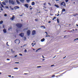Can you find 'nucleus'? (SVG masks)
Here are the masks:
<instances>
[{"label":"nucleus","mask_w":78,"mask_h":78,"mask_svg":"<svg viewBox=\"0 0 78 78\" xmlns=\"http://www.w3.org/2000/svg\"><path fill=\"white\" fill-rule=\"evenodd\" d=\"M8 42H7L6 43V44H7V45H8V46H9V45L8 44Z\"/></svg>","instance_id":"58836bf2"},{"label":"nucleus","mask_w":78,"mask_h":78,"mask_svg":"<svg viewBox=\"0 0 78 78\" xmlns=\"http://www.w3.org/2000/svg\"><path fill=\"white\" fill-rule=\"evenodd\" d=\"M14 69H17L18 68H15Z\"/></svg>","instance_id":"79ce46f5"},{"label":"nucleus","mask_w":78,"mask_h":78,"mask_svg":"<svg viewBox=\"0 0 78 78\" xmlns=\"http://www.w3.org/2000/svg\"><path fill=\"white\" fill-rule=\"evenodd\" d=\"M44 10L45 11H48V10Z\"/></svg>","instance_id":"603ef678"},{"label":"nucleus","mask_w":78,"mask_h":78,"mask_svg":"<svg viewBox=\"0 0 78 78\" xmlns=\"http://www.w3.org/2000/svg\"><path fill=\"white\" fill-rule=\"evenodd\" d=\"M41 28H42V27H44V28L45 29V26H41Z\"/></svg>","instance_id":"412c9836"},{"label":"nucleus","mask_w":78,"mask_h":78,"mask_svg":"<svg viewBox=\"0 0 78 78\" xmlns=\"http://www.w3.org/2000/svg\"><path fill=\"white\" fill-rule=\"evenodd\" d=\"M16 27H18V28H20L22 27L23 25L21 23H17L16 24Z\"/></svg>","instance_id":"f257e3e1"},{"label":"nucleus","mask_w":78,"mask_h":78,"mask_svg":"<svg viewBox=\"0 0 78 78\" xmlns=\"http://www.w3.org/2000/svg\"><path fill=\"white\" fill-rule=\"evenodd\" d=\"M32 34L33 35H34V34H36V30H33L32 31Z\"/></svg>","instance_id":"423d86ee"},{"label":"nucleus","mask_w":78,"mask_h":78,"mask_svg":"<svg viewBox=\"0 0 78 78\" xmlns=\"http://www.w3.org/2000/svg\"><path fill=\"white\" fill-rule=\"evenodd\" d=\"M9 76V77H11V76L9 75V76Z\"/></svg>","instance_id":"c03bdc74"},{"label":"nucleus","mask_w":78,"mask_h":78,"mask_svg":"<svg viewBox=\"0 0 78 78\" xmlns=\"http://www.w3.org/2000/svg\"><path fill=\"white\" fill-rule=\"evenodd\" d=\"M34 4H35L34 2H32V3H31V5H34Z\"/></svg>","instance_id":"dca6fc26"},{"label":"nucleus","mask_w":78,"mask_h":78,"mask_svg":"<svg viewBox=\"0 0 78 78\" xmlns=\"http://www.w3.org/2000/svg\"><path fill=\"white\" fill-rule=\"evenodd\" d=\"M26 1L27 3H29L30 2V0H26Z\"/></svg>","instance_id":"5701e85b"},{"label":"nucleus","mask_w":78,"mask_h":78,"mask_svg":"<svg viewBox=\"0 0 78 78\" xmlns=\"http://www.w3.org/2000/svg\"><path fill=\"white\" fill-rule=\"evenodd\" d=\"M46 5V2H45L43 4V5L44 6H45V5Z\"/></svg>","instance_id":"bb28decb"},{"label":"nucleus","mask_w":78,"mask_h":78,"mask_svg":"<svg viewBox=\"0 0 78 78\" xmlns=\"http://www.w3.org/2000/svg\"><path fill=\"white\" fill-rule=\"evenodd\" d=\"M54 19H56V17H54Z\"/></svg>","instance_id":"09e8293b"},{"label":"nucleus","mask_w":78,"mask_h":78,"mask_svg":"<svg viewBox=\"0 0 78 78\" xmlns=\"http://www.w3.org/2000/svg\"><path fill=\"white\" fill-rule=\"evenodd\" d=\"M53 14H50V15H51V16H53Z\"/></svg>","instance_id":"13d9d810"},{"label":"nucleus","mask_w":78,"mask_h":78,"mask_svg":"<svg viewBox=\"0 0 78 78\" xmlns=\"http://www.w3.org/2000/svg\"><path fill=\"white\" fill-rule=\"evenodd\" d=\"M24 75H28V73H24Z\"/></svg>","instance_id":"864d4df0"},{"label":"nucleus","mask_w":78,"mask_h":78,"mask_svg":"<svg viewBox=\"0 0 78 78\" xmlns=\"http://www.w3.org/2000/svg\"><path fill=\"white\" fill-rule=\"evenodd\" d=\"M76 26H77V27H78V24H76Z\"/></svg>","instance_id":"680f3d73"},{"label":"nucleus","mask_w":78,"mask_h":78,"mask_svg":"<svg viewBox=\"0 0 78 78\" xmlns=\"http://www.w3.org/2000/svg\"><path fill=\"white\" fill-rule=\"evenodd\" d=\"M9 3H11L12 5H14V2L12 0H9Z\"/></svg>","instance_id":"f03ea898"},{"label":"nucleus","mask_w":78,"mask_h":78,"mask_svg":"<svg viewBox=\"0 0 78 78\" xmlns=\"http://www.w3.org/2000/svg\"><path fill=\"white\" fill-rule=\"evenodd\" d=\"M16 2L18 4H20V2H19V0H16Z\"/></svg>","instance_id":"2eb2a0df"},{"label":"nucleus","mask_w":78,"mask_h":78,"mask_svg":"<svg viewBox=\"0 0 78 78\" xmlns=\"http://www.w3.org/2000/svg\"><path fill=\"white\" fill-rule=\"evenodd\" d=\"M55 66V65H51V67H53V66Z\"/></svg>","instance_id":"37998d69"},{"label":"nucleus","mask_w":78,"mask_h":78,"mask_svg":"<svg viewBox=\"0 0 78 78\" xmlns=\"http://www.w3.org/2000/svg\"><path fill=\"white\" fill-rule=\"evenodd\" d=\"M14 9L16 10V9H19V7L18 6H16L14 7Z\"/></svg>","instance_id":"0eeeda50"},{"label":"nucleus","mask_w":78,"mask_h":78,"mask_svg":"<svg viewBox=\"0 0 78 78\" xmlns=\"http://www.w3.org/2000/svg\"><path fill=\"white\" fill-rule=\"evenodd\" d=\"M25 6L26 7V8H28V4H25Z\"/></svg>","instance_id":"9b49d317"},{"label":"nucleus","mask_w":78,"mask_h":78,"mask_svg":"<svg viewBox=\"0 0 78 78\" xmlns=\"http://www.w3.org/2000/svg\"><path fill=\"white\" fill-rule=\"evenodd\" d=\"M4 16L5 17H6V16H7V15L6 14H4Z\"/></svg>","instance_id":"7c9ffc66"},{"label":"nucleus","mask_w":78,"mask_h":78,"mask_svg":"<svg viewBox=\"0 0 78 78\" xmlns=\"http://www.w3.org/2000/svg\"><path fill=\"white\" fill-rule=\"evenodd\" d=\"M34 44V43H32L31 44L32 45H33Z\"/></svg>","instance_id":"e2e57ef3"},{"label":"nucleus","mask_w":78,"mask_h":78,"mask_svg":"<svg viewBox=\"0 0 78 78\" xmlns=\"http://www.w3.org/2000/svg\"><path fill=\"white\" fill-rule=\"evenodd\" d=\"M48 23H51V21H49L48 22Z\"/></svg>","instance_id":"3c124183"},{"label":"nucleus","mask_w":78,"mask_h":78,"mask_svg":"<svg viewBox=\"0 0 78 78\" xmlns=\"http://www.w3.org/2000/svg\"><path fill=\"white\" fill-rule=\"evenodd\" d=\"M76 15H78V14H77L76 13V15H74V16H76Z\"/></svg>","instance_id":"c9c22d12"},{"label":"nucleus","mask_w":78,"mask_h":78,"mask_svg":"<svg viewBox=\"0 0 78 78\" xmlns=\"http://www.w3.org/2000/svg\"><path fill=\"white\" fill-rule=\"evenodd\" d=\"M20 36H21V37H23V33H21L19 34Z\"/></svg>","instance_id":"1a4fd4ad"},{"label":"nucleus","mask_w":78,"mask_h":78,"mask_svg":"<svg viewBox=\"0 0 78 78\" xmlns=\"http://www.w3.org/2000/svg\"><path fill=\"white\" fill-rule=\"evenodd\" d=\"M3 23V21H0V24H2Z\"/></svg>","instance_id":"aec40b11"},{"label":"nucleus","mask_w":78,"mask_h":78,"mask_svg":"<svg viewBox=\"0 0 78 78\" xmlns=\"http://www.w3.org/2000/svg\"><path fill=\"white\" fill-rule=\"evenodd\" d=\"M45 41V38H43V39L41 40V42H44Z\"/></svg>","instance_id":"ddd939ff"},{"label":"nucleus","mask_w":78,"mask_h":78,"mask_svg":"<svg viewBox=\"0 0 78 78\" xmlns=\"http://www.w3.org/2000/svg\"><path fill=\"white\" fill-rule=\"evenodd\" d=\"M19 55L20 56H22V54H19Z\"/></svg>","instance_id":"2f4dec72"},{"label":"nucleus","mask_w":78,"mask_h":78,"mask_svg":"<svg viewBox=\"0 0 78 78\" xmlns=\"http://www.w3.org/2000/svg\"><path fill=\"white\" fill-rule=\"evenodd\" d=\"M40 50V48H39L38 49H37V50L36 51H38V50Z\"/></svg>","instance_id":"4c0bfd02"},{"label":"nucleus","mask_w":78,"mask_h":78,"mask_svg":"<svg viewBox=\"0 0 78 78\" xmlns=\"http://www.w3.org/2000/svg\"><path fill=\"white\" fill-rule=\"evenodd\" d=\"M6 8L8 9V8H9V7H8V6H6Z\"/></svg>","instance_id":"a19ab883"},{"label":"nucleus","mask_w":78,"mask_h":78,"mask_svg":"<svg viewBox=\"0 0 78 78\" xmlns=\"http://www.w3.org/2000/svg\"><path fill=\"white\" fill-rule=\"evenodd\" d=\"M42 61H45V59H44L42 60Z\"/></svg>","instance_id":"0e129e2a"},{"label":"nucleus","mask_w":78,"mask_h":78,"mask_svg":"<svg viewBox=\"0 0 78 78\" xmlns=\"http://www.w3.org/2000/svg\"><path fill=\"white\" fill-rule=\"evenodd\" d=\"M45 37H48V36H47V35Z\"/></svg>","instance_id":"774afa93"},{"label":"nucleus","mask_w":78,"mask_h":78,"mask_svg":"<svg viewBox=\"0 0 78 78\" xmlns=\"http://www.w3.org/2000/svg\"><path fill=\"white\" fill-rule=\"evenodd\" d=\"M61 5H63V6H66V4L64 2H63L61 3Z\"/></svg>","instance_id":"6e6552de"},{"label":"nucleus","mask_w":78,"mask_h":78,"mask_svg":"<svg viewBox=\"0 0 78 78\" xmlns=\"http://www.w3.org/2000/svg\"><path fill=\"white\" fill-rule=\"evenodd\" d=\"M35 22H37V21H38V19H35Z\"/></svg>","instance_id":"4be33fe9"},{"label":"nucleus","mask_w":78,"mask_h":78,"mask_svg":"<svg viewBox=\"0 0 78 78\" xmlns=\"http://www.w3.org/2000/svg\"><path fill=\"white\" fill-rule=\"evenodd\" d=\"M55 76V75H54L52 76V78H53V77H54Z\"/></svg>","instance_id":"473e14b6"},{"label":"nucleus","mask_w":78,"mask_h":78,"mask_svg":"<svg viewBox=\"0 0 78 78\" xmlns=\"http://www.w3.org/2000/svg\"><path fill=\"white\" fill-rule=\"evenodd\" d=\"M65 73H63L62 74H61L60 75H58V76H55V77H57V78H58V77H60V76H62V75H63V74H64Z\"/></svg>","instance_id":"20e7f679"},{"label":"nucleus","mask_w":78,"mask_h":78,"mask_svg":"<svg viewBox=\"0 0 78 78\" xmlns=\"http://www.w3.org/2000/svg\"><path fill=\"white\" fill-rule=\"evenodd\" d=\"M73 31H75V30L74 29H73Z\"/></svg>","instance_id":"bf43d9fd"},{"label":"nucleus","mask_w":78,"mask_h":78,"mask_svg":"<svg viewBox=\"0 0 78 78\" xmlns=\"http://www.w3.org/2000/svg\"><path fill=\"white\" fill-rule=\"evenodd\" d=\"M32 8H30V10H31V9H32Z\"/></svg>","instance_id":"5fc2aeb1"},{"label":"nucleus","mask_w":78,"mask_h":78,"mask_svg":"<svg viewBox=\"0 0 78 78\" xmlns=\"http://www.w3.org/2000/svg\"><path fill=\"white\" fill-rule=\"evenodd\" d=\"M18 42H19L18 44H20V40L19 39H16L15 41V42L16 43H17Z\"/></svg>","instance_id":"7ed1b4c3"},{"label":"nucleus","mask_w":78,"mask_h":78,"mask_svg":"<svg viewBox=\"0 0 78 78\" xmlns=\"http://www.w3.org/2000/svg\"><path fill=\"white\" fill-rule=\"evenodd\" d=\"M76 40H78V38H76V39H75L74 40V41H76Z\"/></svg>","instance_id":"c85d7f7f"},{"label":"nucleus","mask_w":78,"mask_h":78,"mask_svg":"<svg viewBox=\"0 0 78 78\" xmlns=\"http://www.w3.org/2000/svg\"><path fill=\"white\" fill-rule=\"evenodd\" d=\"M2 3L4 5H6V3L4 2H3Z\"/></svg>","instance_id":"6ab92c4d"},{"label":"nucleus","mask_w":78,"mask_h":78,"mask_svg":"<svg viewBox=\"0 0 78 78\" xmlns=\"http://www.w3.org/2000/svg\"><path fill=\"white\" fill-rule=\"evenodd\" d=\"M53 20H55V19L53 18V19H52Z\"/></svg>","instance_id":"052dcab7"},{"label":"nucleus","mask_w":78,"mask_h":78,"mask_svg":"<svg viewBox=\"0 0 78 78\" xmlns=\"http://www.w3.org/2000/svg\"><path fill=\"white\" fill-rule=\"evenodd\" d=\"M11 9H12V10H14V8H11Z\"/></svg>","instance_id":"ea45409f"},{"label":"nucleus","mask_w":78,"mask_h":78,"mask_svg":"<svg viewBox=\"0 0 78 78\" xmlns=\"http://www.w3.org/2000/svg\"><path fill=\"white\" fill-rule=\"evenodd\" d=\"M20 1L21 2H22V3H23V2H25V0H20Z\"/></svg>","instance_id":"4468645a"},{"label":"nucleus","mask_w":78,"mask_h":78,"mask_svg":"<svg viewBox=\"0 0 78 78\" xmlns=\"http://www.w3.org/2000/svg\"><path fill=\"white\" fill-rule=\"evenodd\" d=\"M1 6H2V8H3L4 7V6H3V5L2 4H1Z\"/></svg>","instance_id":"c756f323"},{"label":"nucleus","mask_w":78,"mask_h":78,"mask_svg":"<svg viewBox=\"0 0 78 78\" xmlns=\"http://www.w3.org/2000/svg\"><path fill=\"white\" fill-rule=\"evenodd\" d=\"M27 52V49H25V50H24V52L26 53V52Z\"/></svg>","instance_id":"cd10ccee"},{"label":"nucleus","mask_w":78,"mask_h":78,"mask_svg":"<svg viewBox=\"0 0 78 78\" xmlns=\"http://www.w3.org/2000/svg\"><path fill=\"white\" fill-rule=\"evenodd\" d=\"M3 31L4 33H6V29H4L3 30Z\"/></svg>","instance_id":"f8f14e48"},{"label":"nucleus","mask_w":78,"mask_h":78,"mask_svg":"<svg viewBox=\"0 0 78 78\" xmlns=\"http://www.w3.org/2000/svg\"><path fill=\"white\" fill-rule=\"evenodd\" d=\"M42 57L43 58H45V57H44V56H42Z\"/></svg>","instance_id":"6e6d98bb"},{"label":"nucleus","mask_w":78,"mask_h":78,"mask_svg":"<svg viewBox=\"0 0 78 78\" xmlns=\"http://www.w3.org/2000/svg\"><path fill=\"white\" fill-rule=\"evenodd\" d=\"M66 58V56L65 57H64L63 58V59H65V58Z\"/></svg>","instance_id":"49530a36"},{"label":"nucleus","mask_w":78,"mask_h":78,"mask_svg":"<svg viewBox=\"0 0 78 78\" xmlns=\"http://www.w3.org/2000/svg\"><path fill=\"white\" fill-rule=\"evenodd\" d=\"M59 16V14H58L57 15V16Z\"/></svg>","instance_id":"4d7b16f0"},{"label":"nucleus","mask_w":78,"mask_h":78,"mask_svg":"<svg viewBox=\"0 0 78 78\" xmlns=\"http://www.w3.org/2000/svg\"><path fill=\"white\" fill-rule=\"evenodd\" d=\"M16 32H17V33H18V30H16Z\"/></svg>","instance_id":"8fccbe9b"},{"label":"nucleus","mask_w":78,"mask_h":78,"mask_svg":"<svg viewBox=\"0 0 78 78\" xmlns=\"http://www.w3.org/2000/svg\"><path fill=\"white\" fill-rule=\"evenodd\" d=\"M15 57H17V55H15Z\"/></svg>","instance_id":"69168bd1"},{"label":"nucleus","mask_w":78,"mask_h":78,"mask_svg":"<svg viewBox=\"0 0 78 78\" xmlns=\"http://www.w3.org/2000/svg\"><path fill=\"white\" fill-rule=\"evenodd\" d=\"M37 67L38 68H39V67H41V66H37Z\"/></svg>","instance_id":"e433bc0d"},{"label":"nucleus","mask_w":78,"mask_h":78,"mask_svg":"<svg viewBox=\"0 0 78 78\" xmlns=\"http://www.w3.org/2000/svg\"><path fill=\"white\" fill-rule=\"evenodd\" d=\"M14 19H15V17H14V16H12V18H10V20H13Z\"/></svg>","instance_id":"9d476101"},{"label":"nucleus","mask_w":78,"mask_h":78,"mask_svg":"<svg viewBox=\"0 0 78 78\" xmlns=\"http://www.w3.org/2000/svg\"><path fill=\"white\" fill-rule=\"evenodd\" d=\"M57 22L58 23H59V19L57 18Z\"/></svg>","instance_id":"b1692460"},{"label":"nucleus","mask_w":78,"mask_h":78,"mask_svg":"<svg viewBox=\"0 0 78 78\" xmlns=\"http://www.w3.org/2000/svg\"><path fill=\"white\" fill-rule=\"evenodd\" d=\"M0 9L1 11H3V9H2V7H1L0 6Z\"/></svg>","instance_id":"393cba45"},{"label":"nucleus","mask_w":78,"mask_h":78,"mask_svg":"<svg viewBox=\"0 0 78 78\" xmlns=\"http://www.w3.org/2000/svg\"><path fill=\"white\" fill-rule=\"evenodd\" d=\"M62 12H64V11H66V9H63L62 11Z\"/></svg>","instance_id":"a211bd4d"},{"label":"nucleus","mask_w":78,"mask_h":78,"mask_svg":"<svg viewBox=\"0 0 78 78\" xmlns=\"http://www.w3.org/2000/svg\"><path fill=\"white\" fill-rule=\"evenodd\" d=\"M48 5H51V4H50V3H48Z\"/></svg>","instance_id":"de8ad7c7"},{"label":"nucleus","mask_w":78,"mask_h":78,"mask_svg":"<svg viewBox=\"0 0 78 78\" xmlns=\"http://www.w3.org/2000/svg\"><path fill=\"white\" fill-rule=\"evenodd\" d=\"M7 61H9L10 59L9 58H7Z\"/></svg>","instance_id":"f704fd0d"},{"label":"nucleus","mask_w":78,"mask_h":78,"mask_svg":"<svg viewBox=\"0 0 78 78\" xmlns=\"http://www.w3.org/2000/svg\"><path fill=\"white\" fill-rule=\"evenodd\" d=\"M26 30H28V28H27L26 29L25 28L23 30V31H25Z\"/></svg>","instance_id":"a878e982"},{"label":"nucleus","mask_w":78,"mask_h":78,"mask_svg":"<svg viewBox=\"0 0 78 78\" xmlns=\"http://www.w3.org/2000/svg\"><path fill=\"white\" fill-rule=\"evenodd\" d=\"M30 30H28L27 32V36H29V35H30Z\"/></svg>","instance_id":"39448f33"},{"label":"nucleus","mask_w":78,"mask_h":78,"mask_svg":"<svg viewBox=\"0 0 78 78\" xmlns=\"http://www.w3.org/2000/svg\"><path fill=\"white\" fill-rule=\"evenodd\" d=\"M66 36H66V35L64 36V38H65V37H66Z\"/></svg>","instance_id":"a18cd8bd"},{"label":"nucleus","mask_w":78,"mask_h":78,"mask_svg":"<svg viewBox=\"0 0 78 78\" xmlns=\"http://www.w3.org/2000/svg\"><path fill=\"white\" fill-rule=\"evenodd\" d=\"M46 35H48V33H46Z\"/></svg>","instance_id":"338daca9"},{"label":"nucleus","mask_w":78,"mask_h":78,"mask_svg":"<svg viewBox=\"0 0 78 78\" xmlns=\"http://www.w3.org/2000/svg\"><path fill=\"white\" fill-rule=\"evenodd\" d=\"M55 6H56L57 8H59V6L58 5L55 4Z\"/></svg>","instance_id":"f3484780"},{"label":"nucleus","mask_w":78,"mask_h":78,"mask_svg":"<svg viewBox=\"0 0 78 78\" xmlns=\"http://www.w3.org/2000/svg\"><path fill=\"white\" fill-rule=\"evenodd\" d=\"M69 0H66V2H68Z\"/></svg>","instance_id":"72a5a7b5"}]
</instances>
